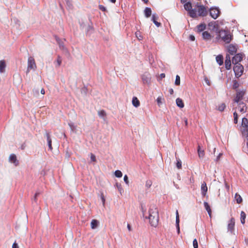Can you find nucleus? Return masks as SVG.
<instances>
[{"label":"nucleus","mask_w":248,"mask_h":248,"mask_svg":"<svg viewBox=\"0 0 248 248\" xmlns=\"http://www.w3.org/2000/svg\"><path fill=\"white\" fill-rule=\"evenodd\" d=\"M148 219L152 226L156 227L157 226L159 221V213L156 206L153 205L150 206Z\"/></svg>","instance_id":"f257e3e1"},{"label":"nucleus","mask_w":248,"mask_h":248,"mask_svg":"<svg viewBox=\"0 0 248 248\" xmlns=\"http://www.w3.org/2000/svg\"><path fill=\"white\" fill-rule=\"evenodd\" d=\"M233 36L231 34L230 31L225 30H219L218 32V35L216 37V39L219 41L221 39L226 44L230 43L232 39Z\"/></svg>","instance_id":"f03ea898"},{"label":"nucleus","mask_w":248,"mask_h":248,"mask_svg":"<svg viewBox=\"0 0 248 248\" xmlns=\"http://www.w3.org/2000/svg\"><path fill=\"white\" fill-rule=\"evenodd\" d=\"M184 8L186 10L188 11L189 16L193 18L197 17V11L195 9H192V4L190 2H188L184 4Z\"/></svg>","instance_id":"7ed1b4c3"},{"label":"nucleus","mask_w":248,"mask_h":248,"mask_svg":"<svg viewBox=\"0 0 248 248\" xmlns=\"http://www.w3.org/2000/svg\"><path fill=\"white\" fill-rule=\"evenodd\" d=\"M242 126L243 129L242 130V134L245 136L247 140V144H248V120L246 118L242 119Z\"/></svg>","instance_id":"20e7f679"},{"label":"nucleus","mask_w":248,"mask_h":248,"mask_svg":"<svg viewBox=\"0 0 248 248\" xmlns=\"http://www.w3.org/2000/svg\"><path fill=\"white\" fill-rule=\"evenodd\" d=\"M244 68L241 64L234 65L233 67V71L235 76L237 78L240 77L243 73Z\"/></svg>","instance_id":"39448f33"},{"label":"nucleus","mask_w":248,"mask_h":248,"mask_svg":"<svg viewBox=\"0 0 248 248\" xmlns=\"http://www.w3.org/2000/svg\"><path fill=\"white\" fill-rule=\"evenodd\" d=\"M197 17L198 16H205L208 13L206 8L203 5H197Z\"/></svg>","instance_id":"423d86ee"},{"label":"nucleus","mask_w":248,"mask_h":248,"mask_svg":"<svg viewBox=\"0 0 248 248\" xmlns=\"http://www.w3.org/2000/svg\"><path fill=\"white\" fill-rule=\"evenodd\" d=\"M246 92L245 91L237 90L236 95L233 99V103H238L242 100L245 95Z\"/></svg>","instance_id":"0eeeda50"},{"label":"nucleus","mask_w":248,"mask_h":248,"mask_svg":"<svg viewBox=\"0 0 248 248\" xmlns=\"http://www.w3.org/2000/svg\"><path fill=\"white\" fill-rule=\"evenodd\" d=\"M36 68V65L34 58L32 57H30L28 60L27 73H28L31 70H35Z\"/></svg>","instance_id":"6e6552de"},{"label":"nucleus","mask_w":248,"mask_h":248,"mask_svg":"<svg viewBox=\"0 0 248 248\" xmlns=\"http://www.w3.org/2000/svg\"><path fill=\"white\" fill-rule=\"evenodd\" d=\"M220 14V11L217 8H212L210 10V15L214 19H217Z\"/></svg>","instance_id":"1a4fd4ad"},{"label":"nucleus","mask_w":248,"mask_h":248,"mask_svg":"<svg viewBox=\"0 0 248 248\" xmlns=\"http://www.w3.org/2000/svg\"><path fill=\"white\" fill-rule=\"evenodd\" d=\"M237 107H236V109H237L238 111L241 113H244L246 112L247 109V107L246 106V105L244 102H239L238 103H237Z\"/></svg>","instance_id":"9d476101"},{"label":"nucleus","mask_w":248,"mask_h":248,"mask_svg":"<svg viewBox=\"0 0 248 248\" xmlns=\"http://www.w3.org/2000/svg\"><path fill=\"white\" fill-rule=\"evenodd\" d=\"M243 59L242 55L241 54H236L232 59V62L234 65H236L239 64V62H240Z\"/></svg>","instance_id":"9b49d317"},{"label":"nucleus","mask_w":248,"mask_h":248,"mask_svg":"<svg viewBox=\"0 0 248 248\" xmlns=\"http://www.w3.org/2000/svg\"><path fill=\"white\" fill-rule=\"evenodd\" d=\"M235 225V220L233 218H232L230 220L228 225V230L229 231H230L231 232H232L234 230Z\"/></svg>","instance_id":"f8f14e48"},{"label":"nucleus","mask_w":248,"mask_h":248,"mask_svg":"<svg viewBox=\"0 0 248 248\" xmlns=\"http://www.w3.org/2000/svg\"><path fill=\"white\" fill-rule=\"evenodd\" d=\"M226 60L225 62V67L227 70H229L231 69V58L229 55H227L226 56Z\"/></svg>","instance_id":"ddd939ff"},{"label":"nucleus","mask_w":248,"mask_h":248,"mask_svg":"<svg viewBox=\"0 0 248 248\" xmlns=\"http://www.w3.org/2000/svg\"><path fill=\"white\" fill-rule=\"evenodd\" d=\"M9 161L14 163L16 166L18 165V161L17 160L16 156L15 154H11L9 156Z\"/></svg>","instance_id":"4468645a"},{"label":"nucleus","mask_w":248,"mask_h":248,"mask_svg":"<svg viewBox=\"0 0 248 248\" xmlns=\"http://www.w3.org/2000/svg\"><path fill=\"white\" fill-rule=\"evenodd\" d=\"M207 189V186L205 182L202 183L201 186V193L202 196L204 197L206 195Z\"/></svg>","instance_id":"2eb2a0df"},{"label":"nucleus","mask_w":248,"mask_h":248,"mask_svg":"<svg viewBox=\"0 0 248 248\" xmlns=\"http://www.w3.org/2000/svg\"><path fill=\"white\" fill-rule=\"evenodd\" d=\"M46 139H47V143H48L49 149L51 151V150H52L53 148H52V140H51V139L50 138V133H48V132H46Z\"/></svg>","instance_id":"dca6fc26"},{"label":"nucleus","mask_w":248,"mask_h":248,"mask_svg":"<svg viewBox=\"0 0 248 248\" xmlns=\"http://www.w3.org/2000/svg\"><path fill=\"white\" fill-rule=\"evenodd\" d=\"M202 36L203 39L206 41L210 40L212 37L210 33L207 31L203 32L202 33Z\"/></svg>","instance_id":"f3484780"},{"label":"nucleus","mask_w":248,"mask_h":248,"mask_svg":"<svg viewBox=\"0 0 248 248\" xmlns=\"http://www.w3.org/2000/svg\"><path fill=\"white\" fill-rule=\"evenodd\" d=\"M228 50L231 55H233L236 52L237 49L232 45H230L228 47Z\"/></svg>","instance_id":"a211bd4d"},{"label":"nucleus","mask_w":248,"mask_h":248,"mask_svg":"<svg viewBox=\"0 0 248 248\" xmlns=\"http://www.w3.org/2000/svg\"><path fill=\"white\" fill-rule=\"evenodd\" d=\"M6 63L4 60L0 61V73H2L5 71Z\"/></svg>","instance_id":"6ab92c4d"},{"label":"nucleus","mask_w":248,"mask_h":248,"mask_svg":"<svg viewBox=\"0 0 248 248\" xmlns=\"http://www.w3.org/2000/svg\"><path fill=\"white\" fill-rule=\"evenodd\" d=\"M203 204H204V206L206 210L207 211L209 216L210 217H211L212 210H211V209L210 208L209 204H208V203L207 202H204Z\"/></svg>","instance_id":"aec40b11"},{"label":"nucleus","mask_w":248,"mask_h":248,"mask_svg":"<svg viewBox=\"0 0 248 248\" xmlns=\"http://www.w3.org/2000/svg\"><path fill=\"white\" fill-rule=\"evenodd\" d=\"M198 156L200 158H202L205 155L204 150L201 149L200 145H198Z\"/></svg>","instance_id":"412c9836"},{"label":"nucleus","mask_w":248,"mask_h":248,"mask_svg":"<svg viewBox=\"0 0 248 248\" xmlns=\"http://www.w3.org/2000/svg\"><path fill=\"white\" fill-rule=\"evenodd\" d=\"M132 104L133 105L137 108L140 105V102L137 97H133L132 99Z\"/></svg>","instance_id":"4be33fe9"},{"label":"nucleus","mask_w":248,"mask_h":248,"mask_svg":"<svg viewBox=\"0 0 248 248\" xmlns=\"http://www.w3.org/2000/svg\"><path fill=\"white\" fill-rule=\"evenodd\" d=\"M176 103L177 106L178 107H179L180 108H183L184 107V103L182 99H181V98H177L176 100Z\"/></svg>","instance_id":"5701e85b"},{"label":"nucleus","mask_w":248,"mask_h":248,"mask_svg":"<svg viewBox=\"0 0 248 248\" xmlns=\"http://www.w3.org/2000/svg\"><path fill=\"white\" fill-rule=\"evenodd\" d=\"M158 19L157 16H156L155 14H153L152 17V20L155 23V24L157 27H159L161 25L160 23L157 21V19Z\"/></svg>","instance_id":"b1692460"},{"label":"nucleus","mask_w":248,"mask_h":248,"mask_svg":"<svg viewBox=\"0 0 248 248\" xmlns=\"http://www.w3.org/2000/svg\"><path fill=\"white\" fill-rule=\"evenodd\" d=\"M216 61L218 63L219 65H221L223 63V56L221 55H217L216 58Z\"/></svg>","instance_id":"393cba45"},{"label":"nucleus","mask_w":248,"mask_h":248,"mask_svg":"<svg viewBox=\"0 0 248 248\" xmlns=\"http://www.w3.org/2000/svg\"><path fill=\"white\" fill-rule=\"evenodd\" d=\"M144 14L146 17H150L152 15V10L150 8L146 7L144 10Z\"/></svg>","instance_id":"a878e982"},{"label":"nucleus","mask_w":248,"mask_h":248,"mask_svg":"<svg viewBox=\"0 0 248 248\" xmlns=\"http://www.w3.org/2000/svg\"><path fill=\"white\" fill-rule=\"evenodd\" d=\"M234 199L236 201V202L238 204L242 203L243 199L241 196L238 193H236L234 196Z\"/></svg>","instance_id":"bb28decb"},{"label":"nucleus","mask_w":248,"mask_h":248,"mask_svg":"<svg viewBox=\"0 0 248 248\" xmlns=\"http://www.w3.org/2000/svg\"><path fill=\"white\" fill-rule=\"evenodd\" d=\"M148 75L144 74L142 76V79L144 83H149L150 82V78L148 77Z\"/></svg>","instance_id":"cd10ccee"},{"label":"nucleus","mask_w":248,"mask_h":248,"mask_svg":"<svg viewBox=\"0 0 248 248\" xmlns=\"http://www.w3.org/2000/svg\"><path fill=\"white\" fill-rule=\"evenodd\" d=\"M98 224V221L96 219H93L91 223V226L92 229H95Z\"/></svg>","instance_id":"c85d7f7f"},{"label":"nucleus","mask_w":248,"mask_h":248,"mask_svg":"<svg viewBox=\"0 0 248 248\" xmlns=\"http://www.w3.org/2000/svg\"><path fill=\"white\" fill-rule=\"evenodd\" d=\"M240 215H241V222L242 224H244L245 222L246 215L244 211H241Z\"/></svg>","instance_id":"c756f323"},{"label":"nucleus","mask_w":248,"mask_h":248,"mask_svg":"<svg viewBox=\"0 0 248 248\" xmlns=\"http://www.w3.org/2000/svg\"><path fill=\"white\" fill-rule=\"evenodd\" d=\"M226 108V105L225 103H222L220 104L218 107V110L220 111H223Z\"/></svg>","instance_id":"7c9ffc66"},{"label":"nucleus","mask_w":248,"mask_h":248,"mask_svg":"<svg viewBox=\"0 0 248 248\" xmlns=\"http://www.w3.org/2000/svg\"><path fill=\"white\" fill-rule=\"evenodd\" d=\"M232 88L233 89H237L239 87V84L236 80H233L232 81Z\"/></svg>","instance_id":"2f4dec72"},{"label":"nucleus","mask_w":248,"mask_h":248,"mask_svg":"<svg viewBox=\"0 0 248 248\" xmlns=\"http://www.w3.org/2000/svg\"><path fill=\"white\" fill-rule=\"evenodd\" d=\"M179 222L180 220L179 216L176 217V224L178 233L180 232Z\"/></svg>","instance_id":"473e14b6"},{"label":"nucleus","mask_w":248,"mask_h":248,"mask_svg":"<svg viewBox=\"0 0 248 248\" xmlns=\"http://www.w3.org/2000/svg\"><path fill=\"white\" fill-rule=\"evenodd\" d=\"M205 28L206 26L205 24H201L198 26V29L200 31H204Z\"/></svg>","instance_id":"72a5a7b5"},{"label":"nucleus","mask_w":248,"mask_h":248,"mask_svg":"<svg viewBox=\"0 0 248 248\" xmlns=\"http://www.w3.org/2000/svg\"><path fill=\"white\" fill-rule=\"evenodd\" d=\"M98 114L101 117H103L106 116V113L104 110L99 111L98 112Z\"/></svg>","instance_id":"f704fd0d"},{"label":"nucleus","mask_w":248,"mask_h":248,"mask_svg":"<svg viewBox=\"0 0 248 248\" xmlns=\"http://www.w3.org/2000/svg\"><path fill=\"white\" fill-rule=\"evenodd\" d=\"M115 175L116 177H117L118 178H120L122 176L123 174H122V172L120 170H117L115 171Z\"/></svg>","instance_id":"c9c22d12"},{"label":"nucleus","mask_w":248,"mask_h":248,"mask_svg":"<svg viewBox=\"0 0 248 248\" xmlns=\"http://www.w3.org/2000/svg\"><path fill=\"white\" fill-rule=\"evenodd\" d=\"M152 181L151 180H148L146 181L145 186L147 188H150L152 185Z\"/></svg>","instance_id":"e433bc0d"},{"label":"nucleus","mask_w":248,"mask_h":248,"mask_svg":"<svg viewBox=\"0 0 248 248\" xmlns=\"http://www.w3.org/2000/svg\"><path fill=\"white\" fill-rule=\"evenodd\" d=\"M180 84V78L178 75L176 76V79L175 81V84L176 85H179Z\"/></svg>","instance_id":"4c0bfd02"},{"label":"nucleus","mask_w":248,"mask_h":248,"mask_svg":"<svg viewBox=\"0 0 248 248\" xmlns=\"http://www.w3.org/2000/svg\"><path fill=\"white\" fill-rule=\"evenodd\" d=\"M233 117H234V123L237 124L238 122V114L236 111L233 113Z\"/></svg>","instance_id":"58836bf2"},{"label":"nucleus","mask_w":248,"mask_h":248,"mask_svg":"<svg viewBox=\"0 0 248 248\" xmlns=\"http://www.w3.org/2000/svg\"><path fill=\"white\" fill-rule=\"evenodd\" d=\"M193 245L194 248H198V244L196 239H194L193 241Z\"/></svg>","instance_id":"ea45409f"},{"label":"nucleus","mask_w":248,"mask_h":248,"mask_svg":"<svg viewBox=\"0 0 248 248\" xmlns=\"http://www.w3.org/2000/svg\"><path fill=\"white\" fill-rule=\"evenodd\" d=\"M176 166L178 169H180L182 168V163L180 160H178L176 163Z\"/></svg>","instance_id":"a19ab883"},{"label":"nucleus","mask_w":248,"mask_h":248,"mask_svg":"<svg viewBox=\"0 0 248 248\" xmlns=\"http://www.w3.org/2000/svg\"><path fill=\"white\" fill-rule=\"evenodd\" d=\"M57 62L58 64V66H60L62 63V59L61 57L59 56H58Z\"/></svg>","instance_id":"79ce46f5"},{"label":"nucleus","mask_w":248,"mask_h":248,"mask_svg":"<svg viewBox=\"0 0 248 248\" xmlns=\"http://www.w3.org/2000/svg\"><path fill=\"white\" fill-rule=\"evenodd\" d=\"M162 98H161V97H158L157 98L156 101L158 106H160V105L162 103Z\"/></svg>","instance_id":"37998d69"},{"label":"nucleus","mask_w":248,"mask_h":248,"mask_svg":"<svg viewBox=\"0 0 248 248\" xmlns=\"http://www.w3.org/2000/svg\"><path fill=\"white\" fill-rule=\"evenodd\" d=\"M124 182L128 185L129 184V181H128V176L126 175H125L124 177Z\"/></svg>","instance_id":"c03bdc74"},{"label":"nucleus","mask_w":248,"mask_h":248,"mask_svg":"<svg viewBox=\"0 0 248 248\" xmlns=\"http://www.w3.org/2000/svg\"><path fill=\"white\" fill-rule=\"evenodd\" d=\"M91 161L93 162H96V157H95V155H94L93 154H91Z\"/></svg>","instance_id":"a18cd8bd"},{"label":"nucleus","mask_w":248,"mask_h":248,"mask_svg":"<svg viewBox=\"0 0 248 248\" xmlns=\"http://www.w3.org/2000/svg\"><path fill=\"white\" fill-rule=\"evenodd\" d=\"M99 9L102 11H104V12H105L106 11V8L105 7H104L103 5H99Z\"/></svg>","instance_id":"49530a36"},{"label":"nucleus","mask_w":248,"mask_h":248,"mask_svg":"<svg viewBox=\"0 0 248 248\" xmlns=\"http://www.w3.org/2000/svg\"><path fill=\"white\" fill-rule=\"evenodd\" d=\"M204 81L207 85L210 86V82L207 78L206 77L204 78Z\"/></svg>","instance_id":"de8ad7c7"},{"label":"nucleus","mask_w":248,"mask_h":248,"mask_svg":"<svg viewBox=\"0 0 248 248\" xmlns=\"http://www.w3.org/2000/svg\"><path fill=\"white\" fill-rule=\"evenodd\" d=\"M39 194H40L39 192H36V193L35 194L33 199L35 202H36L37 197Z\"/></svg>","instance_id":"09e8293b"},{"label":"nucleus","mask_w":248,"mask_h":248,"mask_svg":"<svg viewBox=\"0 0 248 248\" xmlns=\"http://www.w3.org/2000/svg\"><path fill=\"white\" fill-rule=\"evenodd\" d=\"M12 248H19L18 244L16 242L14 243L12 245Z\"/></svg>","instance_id":"8fccbe9b"},{"label":"nucleus","mask_w":248,"mask_h":248,"mask_svg":"<svg viewBox=\"0 0 248 248\" xmlns=\"http://www.w3.org/2000/svg\"><path fill=\"white\" fill-rule=\"evenodd\" d=\"M101 200H102V201L103 202V204L104 205L105 203V197H104L103 194H102V195H101Z\"/></svg>","instance_id":"3c124183"},{"label":"nucleus","mask_w":248,"mask_h":248,"mask_svg":"<svg viewBox=\"0 0 248 248\" xmlns=\"http://www.w3.org/2000/svg\"><path fill=\"white\" fill-rule=\"evenodd\" d=\"M189 39H190L191 41H194V40H195V38L194 36V35H190L189 36Z\"/></svg>","instance_id":"603ef678"},{"label":"nucleus","mask_w":248,"mask_h":248,"mask_svg":"<svg viewBox=\"0 0 248 248\" xmlns=\"http://www.w3.org/2000/svg\"><path fill=\"white\" fill-rule=\"evenodd\" d=\"M169 93H170V94H173V90L172 89V88H170L169 89Z\"/></svg>","instance_id":"864d4df0"},{"label":"nucleus","mask_w":248,"mask_h":248,"mask_svg":"<svg viewBox=\"0 0 248 248\" xmlns=\"http://www.w3.org/2000/svg\"><path fill=\"white\" fill-rule=\"evenodd\" d=\"M127 229L129 230V231H132V229H131V227L130 224H128L127 226Z\"/></svg>","instance_id":"5fc2aeb1"},{"label":"nucleus","mask_w":248,"mask_h":248,"mask_svg":"<svg viewBox=\"0 0 248 248\" xmlns=\"http://www.w3.org/2000/svg\"><path fill=\"white\" fill-rule=\"evenodd\" d=\"M160 77L161 78H164L165 77V74L164 73H162L160 74Z\"/></svg>","instance_id":"6e6d98bb"},{"label":"nucleus","mask_w":248,"mask_h":248,"mask_svg":"<svg viewBox=\"0 0 248 248\" xmlns=\"http://www.w3.org/2000/svg\"><path fill=\"white\" fill-rule=\"evenodd\" d=\"M41 94H45V91L44 89H42L41 90Z\"/></svg>","instance_id":"4d7b16f0"},{"label":"nucleus","mask_w":248,"mask_h":248,"mask_svg":"<svg viewBox=\"0 0 248 248\" xmlns=\"http://www.w3.org/2000/svg\"><path fill=\"white\" fill-rule=\"evenodd\" d=\"M225 187H226V189H227L228 190H229L230 186H229L228 185V184L225 183Z\"/></svg>","instance_id":"13d9d810"},{"label":"nucleus","mask_w":248,"mask_h":248,"mask_svg":"<svg viewBox=\"0 0 248 248\" xmlns=\"http://www.w3.org/2000/svg\"><path fill=\"white\" fill-rule=\"evenodd\" d=\"M184 121H185L186 125V126L187 125V119L186 118H185Z\"/></svg>","instance_id":"bf43d9fd"},{"label":"nucleus","mask_w":248,"mask_h":248,"mask_svg":"<svg viewBox=\"0 0 248 248\" xmlns=\"http://www.w3.org/2000/svg\"><path fill=\"white\" fill-rule=\"evenodd\" d=\"M142 1L145 3H147L148 2V0H142Z\"/></svg>","instance_id":"052dcab7"},{"label":"nucleus","mask_w":248,"mask_h":248,"mask_svg":"<svg viewBox=\"0 0 248 248\" xmlns=\"http://www.w3.org/2000/svg\"><path fill=\"white\" fill-rule=\"evenodd\" d=\"M117 187H118L119 189H121V185H118V184H117Z\"/></svg>","instance_id":"680f3d73"},{"label":"nucleus","mask_w":248,"mask_h":248,"mask_svg":"<svg viewBox=\"0 0 248 248\" xmlns=\"http://www.w3.org/2000/svg\"><path fill=\"white\" fill-rule=\"evenodd\" d=\"M109 0L112 3H115V2H116V0Z\"/></svg>","instance_id":"e2e57ef3"},{"label":"nucleus","mask_w":248,"mask_h":248,"mask_svg":"<svg viewBox=\"0 0 248 248\" xmlns=\"http://www.w3.org/2000/svg\"><path fill=\"white\" fill-rule=\"evenodd\" d=\"M186 0H181V2L182 3H185V2H186Z\"/></svg>","instance_id":"0e129e2a"},{"label":"nucleus","mask_w":248,"mask_h":248,"mask_svg":"<svg viewBox=\"0 0 248 248\" xmlns=\"http://www.w3.org/2000/svg\"><path fill=\"white\" fill-rule=\"evenodd\" d=\"M177 216H179V214H178V211H176V217H177Z\"/></svg>","instance_id":"69168bd1"},{"label":"nucleus","mask_w":248,"mask_h":248,"mask_svg":"<svg viewBox=\"0 0 248 248\" xmlns=\"http://www.w3.org/2000/svg\"><path fill=\"white\" fill-rule=\"evenodd\" d=\"M221 155V154H220L219 155H218V156H217V160H218V159H219V158H220V156Z\"/></svg>","instance_id":"338daca9"},{"label":"nucleus","mask_w":248,"mask_h":248,"mask_svg":"<svg viewBox=\"0 0 248 248\" xmlns=\"http://www.w3.org/2000/svg\"><path fill=\"white\" fill-rule=\"evenodd\" d=\"M139 33H140V32H136V36H137V37H138V34H139Z\"/></svg>","instance_id":"774afa93"}]
</instances>
